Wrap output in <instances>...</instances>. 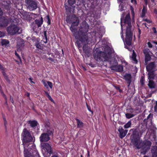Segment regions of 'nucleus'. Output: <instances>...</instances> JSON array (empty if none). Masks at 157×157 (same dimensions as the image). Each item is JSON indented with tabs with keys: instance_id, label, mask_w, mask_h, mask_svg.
I'll return each instance as SVG.
<instances>
[{
	"instance_id": "obj_1",
	"label": "nucleus",
	"mask_w": 157,
	"mask_h": 157,
	"mask_svg": "<svg viewBox=\"0 0 157 157\" xmlns=\"http://www.w3.org/2000/svg\"><path fill=\"white\" fill-rule=\"evenodd\" d=\"M130 131H132V132L131 135L133 137L132 142L136 147L135 149H141L142 150L141 153L145 154L150 149L151 145V142L147 140H145L143 142L142 140L140 141L139 139L140 134L136 129H131Z\"/></svg>"
},
{
	"instance_id": "obj_2",
	"label": "nucleus",
	"mask_w": 157,
	"mask_h": 157,
	"mask_svg": "<svg viewBox=\"0 0 157 157\" xmlns=\"http://www.w3.org/2000/svg\"><path fill=\"white\" fill-rule=\"evenodd\" d=\"M111 50L109 47L105 46L103 52H98L94 51L93 55L94 59L97 61H109L111 57Z\"/></svg>"
},
{
	"instance_id": "obj_3",
	"label": "nucleus",
	"mask_w": 157,
	"mask_h": 157,
	"mask_svg": "<svg viewBox=\"0 0 157 157\" xmlns=\"http://www.w3.org/2000/svg\"><path fill=\"white\" fill-rule=\"evenodd\" d=\"M89 29V26L87 23L85 21L82 22L78 31V35L76 36V38L82 43L87 44L88 38L87 33Z\"/></svg>"
},
{
	"instance_id": "obj_4",
	"label": "nucleus",
	"mask_w": 157,
	"mask_h": 157,
	"mask_svg": "<svg viewBox=\"0 0 157 157\" xmlns=\"http://www.w3.org/2000/svg\"><path fill=\"white\" fill-rule=\"evenodd\" d=\"M22 140L24 147L28 146V144L29 142H32L33 138L27 129L24 128L21 134Z\"/></svg>"
},
{
	"instance_id": "obj_5",
	"label": "nucleus",
	"mask_w": 157,
	"mask_h": 157,
	"mask_svg": "<svg viewBox=\"0 0 157 157\" xmlns=\"http://www.w3.org/2000/svg\"><path fill=\"white\" fill-rule=\"evenodd\" d=\"M7 30L8 33L12 35L21 34L22 32L21 29L15 25H10L7 28Z\"/></svg>"
},
{
	"instance_id": "obj_6",
	"label": "nucleus",
	"mask_w": 157,
	"mask_h": 157,
	"mask_svg": "<svg viewBox=\"0 0 157 157\" xmlns=\"http://www.w3.org/2000/svg\"><path fill=\"white\" fill-rule=\"evenodd\" d=\"M25 5L30 10H35L37 8L38 3L34 0H25Z\"/></svg>"
},
{
	"instance_id": "obj_7",
	"label": "nucleus",
	"mask_w": 157,
	"mask_h": 157,
	"mask_svg": "<svg viewBox=\"0 0 157 157\" xmlns=\"http://www.w3.org/2000/svg\"><path fill=\"white\" fill-rule=\"evenodd\" d=\"M132 30L128 29H126V38L125 44L130 46L131 44V42L132 40Z\"/></svg>"
},
{
	"instance_id": "obj_8",
	"label": "nucleus",
	"mask_w": 157,
	"mask_h": 157,
	"mask_svg": "<svg viewBox=\"0 0 157 157\" xmlns=\"http://www.w3.org/2000/svg\"><path fill=\"white\" fill-rule=\"evenodd\" d=\"M143 52L145 55L144 64L145 65H147L148 62L150 61L151 59V56L152 55V53L147 48L144 49Z\"/></svg>"
},
{
	"instance_id": "obj_9",
	"label": "nucleus",
	"mask_w": 157,
	"mask_h": 157,
	"mask_svg": "<svg viewBox=\"0 0 157 157\" xmlns=\"http://www.w3.org/2000/svg\"><path fill=\"white\" fill-rule=\"evenodd\" d=\"M124 23L125 26L126 27V29L132 30V26L131 23V19L129 13L127 14L125 16L124 20Z\"/></svg>"
},
{
	"instance_id": "obj_10",
	"label": "nucleus",
	"mask_w": 157,
	"mask_h": 157,
	"mask_svg": "<svg viewBox=\"0 0 157 157\" xmlns=\"http://www.w3.org/2000/svg\"><path fill=\"white\" fill-rule=\"evenodd\" d=\"M72 21H70L68 18H67L66 21L68 23H72L71 26L74 27L75 26H77L79 23V19L78 17L75 16H73L71 18Z\"/></svg>"
},
{
	"instance_id": "obj_11",
	"label": "nucleus",
	"mask_w": 157,
	"mask_h": 157,
	"mask_svg": "<svg viewBox=\"0 0 157 157\" xmlns=\"http://www.w3.org/2000/svg\"><path fill=\"white\" fill-rule=\"evenodd\" d=\"M42 148L44 150H46L48 153L51 154L52 153L51 146L47 143H42L41 144Z\"/></svg>"
},
{
	"instance_id": "obj_12",
	"label": "nucleus",
	"mask_w": 157,
	"mask_h": 157,
	"mask_svg": "<svg viewBox=\"0 0 157 157\" xmlns=\"http://www.w3.org/2000/svg\"><path fill=\"white\" fill-rule=\"evenodd\" d=\"M8 23V20L7 18L3 17H0V27H6Z\"/></svg>"
},
{
	"instance_id": "obj_13",
	"label": "nucleus",
	"mask_w": 157,
	"mask_h": 157,
	"mask_svg": "<svg viewBox=\"0 0 157 157\" xmlns=\"http://www.w3.org/2000/svg\"><path fill=\"white\" fill-rule=\"evenodd\" d=\"M118 130L119 132V136L121 139L126 135L128 132L127 130L123 129L122 127L121 126L119 127Z\"/></svg>"
},
{
	"instance_id": "obj_14",
	"label": "nucleus",
	"mask_w": 157,
	"mask_h": 157,
	"mask_svg": "<svg viewBox=\"0 0 157 157\" xmlns=\"http://www.w3.org/2000/svg\"><path fill=\"white\" fill-rule=\"evenodd\" d=\"M153 117V114L150 113L147 117L144 120V122L146 124V125L151 124H152V119Z\"/></svg>"
},
{
	"instance_id": "obj_15",
	"label": "nucleus",
	"mask_w": 157,
	"mask_h": 157,
	"mask_svg": "<svg viewBox=\"0 0 157 157\" xmlns=\"http://www.w3.org/2000/svg\"><path fill=\"white\" fill-rule=\"evenodd\" d=\"M40 139L41 142H44L48 141L50 138L47 133H44L41 134L40 137Z\"/></svg>"
},
{
	"instance_id": "obj_16",
	"label": "nucleus",
	"mask_w": 157,
	"mask_h": 157,
	"mask_svg": "<svg viewBox=\"0 0 157 157\" xmlns=\"http://www.w3.org/2000/svg\"><path fill=\"white\" fill-rule=\"evenodd\" d=\"M24 46V41L21 39H18L17 41V48L19 50H21Z\"/></svg>"
},
{
	"instance_id": "obj_17",
	"label": "nucleus",
	"mask_w": 157,
	"mask_h": 157,
	"mask_svg": "<svg viewBox=\"0 0 157 157\" xmlns=\"http://www.w3.org/2000/svg\"><path fill=\"white\" fill-rule=\"evenodd\" d=\"M155 62H151L146 66V69L147 71H151L155 68Z\"/></svg>"
},
{
	"instance_id": "obj_18",
	"label": "nucleus",
	"mask_w": 157,
	"mask_h": 157,
	"mask_svg": "<svg viewBox=\"0 0 157 157\" xmlns=\"http://www.w3.org/2000/svg\"><path fill=\"white\" fill-rule=\"evenodd\" d=\"M124 78L127 81L128 84V86H129L131 82V76L130 74H126L123 76Z\"/></svg>"
},
{
	"instance_id": "obj_19",
	"label": "nucleus",
	"mask_w": 157,
	"mask_h": 157,
	"mask_svg": "<svg viewBox=\"0 0 157 157\" xmlns=\"http://www.w3.org/2000/svg\"><path fill=\"white\" fill-rule=\"evenodd\" d=\"M83 49L84 52L88 56L90 55V49L85 44L83 46Z\"/></svg>"
},
{
	"instance_id": "obj_20",
	"label": "nucleus",
	"mask_w": 157,
	"mask_h": 157,
	"mask_svg": "<svg viewBox=\"0 0 157 157\" xmlns=\"http://www.w3.org/2000/svg\"><path fill=\"white\" fill-rule=\"evenodd\" d=\"M148 75V79L149 80L154 79L155 76L154 71H149Z\"/></svg>"
},
{
	"instance_id": "obj_21",
	"label": "nucleus",
	"mask_w": 157,
	"mask_h": 157,
	"mask_svg": "<svg viewBox=\"0 0 157 157\" xmlns=\"http://www.w3.org/2000/svg\"><path fill=\"white\" fill-rule=\"evenodd\" d=\"M43 19L42 17L40 19H36L35 21V23L37 25L38 27H40L43 22Z\"/></svg>"
},
{
	"instance_id": "obj_22",
	"label": "nucleus",
	"mask_w": 157,
	"mask_h": 157,
	"mask_svg": "<svg viewBox=\"0 0 157 157\" xmlns=\"http://www.w3.org/2000/svg\"><path fill=\"white\" fill-rule=\"evenodd\" d=\"M70 29L71 32L73 33L75 37L76 36L78 35V33H77V29L74 28V27L71 26L70 28Z\"/></svg>"
},
{
	"instance_id": "obj_23",
	"label": "nucleus",
	"mask_w": 157,
	"mask_h": 157,
	"mask_svg": "<svg viewBox=\"0 0 157 157\" xmlns=\"http://www.w3.org/2000/svg\"><path fill=\"white\" fill-rule=\"evenodd\" d=\"M136 55L134 51V50H133V53L132 54V56L131 58H132V60L133 61V62L135 64L137 63V61L136 59Z\"/></svg>"
},
{
	"instance_id": "obj_24",
	"label": "nucleus",
	"mask_w": 157,
	"mask_h": 157,
	"mask_svg": "<svg viewBox=\"0 0 157 157\" xmlns=\"http://www.w3.org/2000/svg\"><path fill=\"white\" fill-rule=\"evenodd\" d=\"M148 86L151 88H154L155 87V84L154 82L151 80H149Z\"/></svg>"
},
{
	"instance_id": "obj_25",
	"label": "nucleus",
	"mask_w": 157,
	"mask_h": 157,
	"mask_svg": "<svg viewBox=\"0 0 157 157\" xmlns=\"http://www.w3.org/2000/svg\"><path fill=\"white\" fill-rule=\"evenodd\" d=\"M75 120L77 122V127L79 128L82 127L83 125V123L78 119L76 118Z\"/></svg>"
},
{
	"instance_id": "obj_26",
	"label": "nucleus",
	"mask_w": 157,
	"mask_h": 157,
	"mask_svg": "<svg viewBox=\"0 0 157 157\" xmlns=\"http://www.w3.org/2000/svg\"><path fill=\"white\" fill-rule=\"evenodd\" d=\"M29 123L31 127L33 128L36 126L38 124L37 122L35 121H29Z\"/></svg>"
},
{
	"instance_id": "obj_27",
	"label": "nucleus",
	"mask_w": 157,
	"mask_h": 157,
	"mask_svg": "<svg viewBox=\"0 0 157 157\" xmlns=\"http://www.w3.org/2000/svg\"><path fill=\"white\" fill-rule=\"evenodd\" d=\"M35 46L36 48L42 50L43 48V46L41 44H40L38 41L36 42L35 44Z\"/></svg>"
},
{
	"instance_id": "obj_28",
	"label": "nucleus",
	"mask_w": 157,
	"mask_h": 157,
	"mask_svg": "<svg viewBox=\"0 0 157 157\" xmlns=\"http://www.w3.org/2000/svg\"><path fill=\"white\" fill-rule=\"evenodd\" d=\"M152 157H157V147L154 148L152 151Z\"/></svg>"
},
{
	"instance_id": "obj_29",
	"label": "nucleus",
	"mask_w": 157,
	"mask_h": 157,
	"mask_svg": "<svg viewBox=\"0 0 157 157\" xmlns=\"http://www.w3.org/2000/svg\"><path fill=\"white\" fill-rule=\"evenodd\" d=\"M2 74L4 77L6 81L9 83H10V80L9 79L8 76L5 73V72H2Z\"/></svg>"
},
{
	"instance_id": "obj_30",
	"label": "nucleus",
	"mask_w": 157,
	"mask_h": 157,
	"mask_svg": "<svg viewBox=\"0 0 157 157\" xmlns=\"http://www.w3.org/2000/svg\"><path fill=\"white\" fill-rule=\"evenodd\" d=\"M9 43V40H7L2 39L1 44L2 45H6Z\"/></svg>"
},
{
	"instance_id": "obj_31",
	"label": "nucleus",
	"mask_w": 157,
	"mask_h": 157,
	"mask_svg": "<svg viewBox=\"0 0 157 157\" xmlns=\"http://www.w3.org/2000/svg\"><path fill=\"white\" fill-rule=\"evenodd\" d=\"M123 67L121 65H117L116 71L118 72H121L123 71Z\"/></svg>"
},
{
	"instance_id": "obj_32",
	"label": "nucleus",
	"mask_w": 157,
	"mask_h": 157,
	"mask_svg": "<svg viewBox=\"0 0 157 157\" xmlns=\"http://www.w3.org/2000/svg\"><path fill=\"white\" fill-rule=\"evenodd\" d=\"M131 121H129L124 125V127L125 128H128L131 127Z\"/></svg>"
},
{
	"instance_id": "obj_33",
	"label": "nucleus",
	"mask_w": 157,
	"mask_h": 157,
	"mask_svg": "<svg viewBox=\"0 0 157 157\" xmlns=\"http://www.w3.org/2000/svg\"><path fill=\"white\" fill-rule=\"evenodd\" d=\"M134 115L132 113H127L125 114V116L127 118L129 119L133 117Z\"/></svg>"
},
{
	"instance_id": "obj_34",
	"label": "nucleus",
	"mask_w": 157,
	"mask_h": 157,
	"mask_svg": "<svg viewBox=\"0 0 157 157\" xmlns=\"http://www.w3.org/2000/svg\"><path fill=\"white\" fill-rule=\"evenodd\" d=\"M44 38H43V40L44 43H46L48 42V40H47V34H46V33L45 32L44 33Z\"/></svg>"
},
{
	"instance_id": "obj_35",
	"label": "nucleus",
	"mask_w": 157,
	"mask_h": 157,
	"mask_svg": "<svg viewBox=\"0 0 157 157\" xmlns=\"http://www.w3.org/2000/svg\"><path fill=\"white\" fill-rule=\"evenodd\" d=\"M146 129V127L143 128L142 127V129L140 131V136H141L143 133H144Z\"/></svg>"
},
{
	"instance_id": "obj_36",
	"label": "nucleus",
	"mask_w": 157,
	"mask_h": 157,
	"mask_svg": "<svg viewBox=\"0 0 157 157\" xmlns=\"http://www.w3.org/2000/svg\"><path fill=\"white\" fill-rule=\"evenodd\" d=\"M147 12V10L145 9L144 6V7L142 10V13L141 16L143 17H144L146 13Z\"/></svg>"
},
{
	"instance_id": "obj_37",
	"label": "nucleus",
	"mask_w": 157,
	"mask_h": 157,
	"mask_svg": "<svg viewBox=\"0 0 157 157\" xmlns=\"http://www.w3.org/2000/svg\"><path fill=\"white\" fill-rule=\"evenodd\" d=\"M25 147V148L24 147V154L25 156H27L28 155V150H27V149L26 148V147Z\"/></svg>"
},
{
	"instance_id": "obj_38",
	"label": "nucleus",
	"mask_w": 157,
	"mask_h": 157,
	"mask_svg": "<svg viewBox=\"0 0 157 157\" xmlns=\"http://www.w3.org/2000/svg\"><path fill=\"white\" fill-rule=\"evenodd\" d=\"M68 3L71 6L75 3V0H68Z\"/></svg>"
},
{
	"instance_id": "obj_39",
	"label": "nucleus",
	"mask_w": 157,
	"mask_h": 157,
	"mask_svg": "<svg viewBox=\"0 0 157 157\" xmlns=\"http://www.w3.org/2000/svg\"><path fill=\"white\" fill-rule=\"evenodd\" d=\"M117 66V65H112L110 66V68L112 70L116 71Z\"/></svg>"
},
{
	"instance_id": "obj_40",
	"label": "nucleus",
	"mask_w": 157,
	"mask_h": 157,
	"mask_svg": "<svg viewBox=\"0 0 157 157\" xmlns=\"http://www.w3.org/2000/svg\"><path fill=\"white\" fill-rule=\"evenodd\" d=\"M42 82L43 83L44 86L47 88H48V86L47 84V82L44 80H42Z\"/></svg>"
},
{
	"instance_id": "obj_41",
	"label": "nucleus",
	"mask_w": 157,
	"mask_h": 157,
	"mask_svg": "<svg viewBox=\"0 0 157 157\" xmlns=\"http://www.w3.org/2000/svg\"><path fill=\"white\" fill-rule=\"evenodd\" d=\"M47 84L49 86L50 88L51 89L52 88V83L50 82H47Z\"/></svg>"
},
{
	"instance_id": "obj_42",
	"label": "nucleus",
	"mask_w": 157,
	"mask_h": 157,
	"mask_svg": "<svg viewBox=\"0 0 157 157\" xmlns=\"http://www.w3.org/2000/svg\"><path fill=\"white\" fill-rule=\"evenodd\" d=\"M15 55L18 58L19 60L21 61V59L20 56L18 55V54L16 52H15Z\"/></svg>"
},
{
	"instance_id": "obj_43",
	"label": "nucleus",
	"mask_w": 157,
	"mask_h": 157,
	"mask_svg": "<svg viewBox=\"0 0 157 157\" xmlns=\"http://www.w3.org/2000/svg\"><path fill=\"white\" fill-rule=\"evenodd\" d=\"M0 69L2 71V72H5V68L0 64Z\"/></svg>"
},
{
	"instance_id": "obj_44",
	"label": "nucleus",
	"mask_w": 157,
	"mask_h": 157,
	"mask_svg": "<svg viewBox=\"0 0 157 157\" xmlns=\"http://www.w3.org/2000/svg\"><path fill=\"white\" fill-rule=\"evenodd\" d=\"M86 105L88 110L93 113V112L91 110L90 107L88 105L87 103H86Z\"/></svg>"
},
{
	"instance_id": "obj_45",
	"label": "nucleus",
	"mask_w": 157,
	"mask_h": 157,
	"mask_svg": "<svg viewBox=\"0 0 157 157\" xmlns=\"http://www.w3.org/2000/svg\"><path fill=\"white\" fill-rule=\"evenodd\" d=\"M35 156L34 157H40L39 154L37 151H35ZM33 155H35V154L34 153Z\"/></svg>"
},
{
	"instance_id": "obj_46",
	"label": "nucleus",
	"mask_w": 157,
	"mask_h": 157,
	"mask_svg": "<svg viewBox=\"0 0 157 157\" xmlns=\"http://www.w3.org/2000/svg\"><path fill=\"white\" fill-rule=\"evenodd\" d=\"M154 110L155 112L157 111V101L155 102V105L154 106Z\"/></svg>"
},
{
	"instance_id": "obj_47",
	"label": "nucleus",
	"mask_w": 157,
	"mask_h": 157,
	"mask_svg": "<svg viewBox=\"0 0 157 157\" xmlns=\"http://www.w3.org/2000/svg\"><path fill=\"white\" fill-rule=\"evenodd\" d=\"M5 35V33L3 32H2L0 31V37L4 36Z\"/></svg>"
},
{
	"instance_id": "obj_48",
	"label": "nucleus",
	"mask_w": 157,
	"mask_h": 157,
	"mask_svg": "<svg viewBox=\"0 0 157 157\" xmlns=\"http://www.w3.org/2000/svg\"><path fill=\"white\" fill-rule=\"evenodd\" d=\"M147 44L149 47L151 48L152 47V45L150 42H148Z\"/></svg>"
},
{
	"instance_id": "obj_49",
	"label": "nucleus",
	"mask_w": 157,
	"mask_h": 157,
	"mask_svg": "<svg viewBox=\"0 0 157 157\" xmlns=\"http://www.w3.org/2000/svg\"><path fill=\"white\" fill-rule=\"evenodd\" d=\"M117 1L118 3L121 4L124 1V0H117Z\"/></svg>"
},
{
	"instance_id": "obj_50",
	"label": "nucleus",
	"mask_w": 157,
	"mask_h": 157,
	"mask_svg": "<svg viewBox=\"0 0 157 157\" xmlns=\"http://www.w3.org/2000/svg\"><path fill=\"white\" fill-rule=\"evenodd\" d=\"M152 29H153V32L154 33H156L157 31H156V28L155 27H153L152 28Z\"/></svg>"
},
{
	"instance_id": "obj_51",
	"label": "nucleus",
	"mask_w": 157,
	"mask_h": 157,
	"mask_svg": "<svg viewBox=\"0 0 157 157\" xmlns=\"http://www.w3.org/2000/svg\"><path fill=\"white\" fill-rule=\"evenodd\" d=\"M131 2L132 3L134 4H136V0H131Z\"/></svg>"
},
{
	"instance_id": "obj_52",
	"label": "nucleus",
	"mask_w": 157,
	"mask_h": 157,
	"mask_svg": "<svg viewBox=\"0 0 157 157\" xmlns=\"http://www.w3.org/2000/svg\"><path fill=\"white\" fill-rule=\"evenodd\" d=\"M6 124H7V122H6V121H5V122H4V125L5 126V129H6V131H7V127H6Z\"/></svg>"
},
{
	"instance_id": "obj_53",
	"label": "nucleus",
	"mask_w": 157,
	"mask_h": 157,
	"mask_svg": "<svg viewBox=\"0 0 157 157\" xmlns=\"http://www.w3.org/2000/svg\"><path fill=\"white\" fill-rule=\"evenodd\" d=\"M48 98L52 101H53V99L52 98V97H51V96L50 95H49V96H48Z\"/></svg>"
},
{
	"instance_id": "obj_54",
	"label": "nucleus",
	"mask_w": 157,
	"mask_h": 157,
	"mask_svg": "<svg viewBox=\"0 0 157 157\" xmlns=\"http://www.w3.org/2000/svg\"><path fill=\"white\" fill-rule=\"evenodd\" d=\"M44 93L45 95L47 97H48L50 95L49 93L48 92L46 91H45Z\"/></svg>"
},
{
	"instance_id": "obj_55",
	"label": "nucleus",
	"mask_w": 157,
	"mask_h": 157,
	"mask_svg": "<svg viewBox=\"0 0 157 157\" xmlns=\"http://www.w3.org/2000/svg\"><path fill=\"white\" fill-rule=\"evenodd\" d=\"M10 100L12 103H13V98L11 96H10Z\"/></svg>"
},
{
	"instance_id": "obj_56",
	"label": "nucleus",
	"mask_w": 157,
	"mask_h": 157,
	"mask_svg": "<svg viewBox=\"0 0 157 157\" xmlns=\"http://www.w3.org/2000/svg\"><path fill=\"white\" fill-rule=\"evenodd\" d=\"M129 112H131V113H133L134 112V110L132 108L129 109Z\"/></svg>"
},
{
	"instance_id": "obj_57",
	"label": "nucleus",
	"mask_w": 157,
	"mask_h": 157,
	"mask_svg": "<svg viewBox=\"0 0 157 157\" xmlns=\"http://www.w3.org/2000/svg\"><path fill=\"white\" fill-rule=\"evenodd\" d=\"M47 133L49 135L52 134V131H49Z\"/></svg>"
},
{
	"instance_id": "obj_58",
	"label": "nucleus",
	"mask_w": 157,
	"mask_h": 157,
	"mask_svg": "<svg viewBox=\"0 0 157 157\" xmlns=\"http://www.w3.org/2000/svg\"><path fill=\"white\" fill-rule=\"evenodd\" d=\"M145 20L147 21V22L148 23H150L151 22V21L149 20H147V19H146Z\"/></svg>"
},
{
	"instance_id": "obj_59",
	"label": "nucleus",
	"mask_w": 157,
	"mask_h": 157,
	"mask_svg": "<svg viewBox=\"0 0 157 157\" xmlns=\"http://www.w3.org/2000/svg\"><path fill=\"white\" fill-rule=\"evenodd\" d=\"M2 94L4 96V97L5 99V100H7V98L6 97V95L3 93V92H2Z\"/></svg>"
},
{
	"instance_id": "obj_60",
	"label": "nucleus",
	"mask_w": 157,
	"mask_h": 157,
	"mask_svg": "<svg viewBox=\"0 0 157 157\" xmlns=\"http://www.w3.org/2000/svg\"><path fill=\"white\" fill-rule=\"evenodd\" d=\"M5 8L7 9H9L10 8V7L9 6H6Z\"/></svg>"
},
{
	"instance_id": "obj_61",
	"label": "nucleus",
	"mask_w": 157,
	"mask_h": 157,
	"mask_svg": "<svg viewBox=\"0 0 157 157\" xmlns=\"http://www.w3.org/2000/svg\"><path fill=\"white\" fill-rule=\"evenodd\" d=\"M154 13L156 14L157 15V10L156 9H155L154 10Z\"/></svg>"
},
{
	"instance_id": "obj_62",
	"label": "nucleus",
	"mask_w": 157,
	"mask_h": 157,
	"mask_svg": "<svg viewBox=\"0 0 157 157\" xmlns=\"http://www.w3.org/2000/svg\"><path fill=\"white\" fill-rule=\"evenodd\" d=\"M29 79L30 81V82H31V83H34V82L33 81H32V79L31 78H29Z\"/></svg>"
},
{
	"instance_id": "obj_63",
	"label": "nucleus",
	"mask_w": 157,
	"mask_h": 157,
	"mask_svg": "<svg viewBox=\"0 0 157 157\" xmlns=\"http://www.w3.org/2000/svg\"><path fill=\"white\" fill-rule=\"evenodd\" d=\"M141 32H138V37L139 38L140 37V35L141 34Z\"/></svg>"
},
{
	"instance_id": "obj_64",
	"label": "nucleus",
	"mask_w": 157,
	"mask_h": 157,
	"mask_svg": "<svg viewBox=\"0 0 157 157\" xmlns=\"http://www.w3.org/2000/svg\"><path fill=\"white\" fill-rule=\"evenodd\" d=\"M49 59L51 60V61H53V59L52 58H48Z\"/></svg>"
}]
</instances>
